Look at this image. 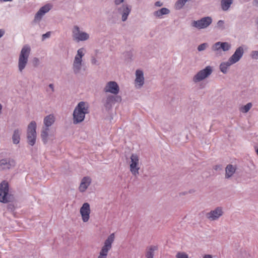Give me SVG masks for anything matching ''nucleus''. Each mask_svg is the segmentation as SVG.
<instances>
[{
    "instance_id": "f257e3e1",
    "label": "nucleus",
    "mask_w": 258,
    "mask_h": 258,
    "mask_svg": "<svg viewBox=\"0 0 258 258\" xmlns=\"http://www.w3.org/2000/svg\"><path fill=\"white\" fill-rule=\"evenodd\" d=\"M55 121V116L53 114L45 116L43 120V125L41 131V138L43 143L46 144L53 136L51 134V126Z\"/></svg>"
},
{
    "instance_id": "f03ea898",
    "label": "nucleus",
    "mask_w": 258,
    "mask_h": 258,
    "mask_svg": "<svg viewBox=\"0 0 258 258\" xmlns=\"http://www.w3.org/2000/svg\"><path fill=\"white\" fill-rule=\"evenodd\" d=\"M89 112V104L87 102L81 101L75 107L73 114V123L77 124L82 122L85 115Z\"/></svg>"
},
{
    "instance_id": "7ed1b4c3",
    "label": "nucleus",
    "mask_w": 258,
    "mask_h": 258,
    "mask_svg": "<svg viewBox=\"0 0 258 258\" xmlns=\"http://www.w3.org/2000/svg\"><path fill=\"white\" fill-rule=\"evenodd\" d=\"M86 52V50L84 47L80 48L77 50L73 59L72 67L75 74H79L81 72L85 64L83 57Z\"/></svg>"
},
{
    "instance_id": "20e7f679",
    "label": "nucleus",
    "mask_w": 258,
    "mask_h": 258,
    "mask_svg": "<svg viewBox=\"0 0 258 258\" xmlns=\"http://www.w3.org/2000/svg\"><path fill=\"white\" fill-rule=\"evenodd\" d=\"M30 51L31 48L28 45H24L20 51L18 62V70L20 73L23 72L27 65Z\"/></svg>"
},
{
    "instance_id": "39448f33",
    "label": "nucleus",
    "mask_w": 258,
    "mask_h": 258,
    "mask_svg": "<svg viewBox=\"0 0 258 258\" xmlns=\"http://www.w3.org/2000/svg\"><path fill=\"white\" fill-rule=\"evenodd\" d=\"M115 239L114 233L109 235L103 242L97 258H107L109 251L112 249V244Z\"/></svg>"
},
{
    "instance_id": "423d86ee",
    "label": "nucleus",
    "mask_w": 258,
    "mask_h": 258,
    "mask_svg": "<svg viewBox=\"0 0 258 258\" xmlns=\"http://www.w3.org/2000/svg\"><path fill=\"white\" fill-rule=\"evenodd\" d=\"M214 71L213 67L207 66L198 71L192 77V81L197 84L209 78Z\"/></svg>"
},
{
    "instance_id": "0eeeda50",
    "label": "nucleus",
    "mask_w": 258,
    "mask_h": 258,
    "mask_svg": "<svg viewBox=\"0 0 258 258\" xmlns=\"http://www.w3.org/2000/svg\"><path fill=\"white\" fill-rule=\"evenodd\" d=\"M13 200L12 196L9 193V185L8 181H3L0 183V202L7 203Z\"/></svg>"
},
{
    "instance_id": "6e6552de",
    "label": "nucleus",
    "mask_w": 258,
    "mask_h": 258,
    "mask_svg": "<svg viewBox=\"0 0 258 258\" xmlns=\"http://www.w3.org/2000/svg\"><path fill=\"white\" fill-rule=\"evenodd\" d=\"M37 124L35 121H31L28 124L27 130V143L31 146H33L36 143L37 133Z\"/></svg>"
},
{
    "instance_id": "1a4fd4ad",
    "label": "nucleus",
    "mask_w": 258,
    "mask_h": 258,
    "mask_svg": "<svg viewBox=\"0 0 258 258\" xmlns=\"http://www.w3.org/2000/svg\"><path fill=\"white\" fill-rule=\"evenodd\" d=\"M72 38L77 42L85 41L89 39L90 35L86 32L82 31L78 26L75 25L72 29Z\"/></svg>"
},
{
    "instance_id": "9d476101",
    "label": "nucleus",
    "mask_w": 258,
    "mask_h": 258,
    "mask_svg": "<svg viewBox=\"0 0 258 258\" xmlns=\"http://www.w3.org/2000/svg\"><path fill=\"white\" fill-rule=\"evenodd\" d=\"M103 90L105 93L117 95L120 92V87L116 81H110L106 83Z\"/></svg>"
},
{
    "instance_id": "9b49d317",
    "label": "nucleus",
    "mask_w": 258,
    "mask_h": 258,
    "mask_svg": "<svg viewBox=\"0 0 258 258\" xmlns=\"http://www.w3.org/2000/svg\"><path fill=\"white\" fill-rule=\"evenodd\" d=\"M130 170L132 174L137 176L139 174L140 166L139 165V157L137 154H133L130 157Z\"/></svg>"
},
{
    "instance_id": "f8f14e48",
    "label": "nucleus",
    "mask_w": 258,
    "mask_h": 258,
    "mask_svg": "<svg viewBox=\"0 0 258 258\" xmlns=\"http://www.w3.org/2000/svg\"><path fill=\"white\" fill-rule=\"evenodd\" d=\"M231 48V44L228 42L218 41L215 43L211 47L212 50L216 54L221 53V50L226 52L230 50Z\"/></svg>"
},
{
    "instance_id": "ddd939ff",
    "label": "nucleus",
    "mask_w": 258,
    "mask_h": 258,
    "mask_svg": "<svg viewBox=\"0 0 258 258\" xmlns=\"http://www.w3.org/2000/svg\"><path fill=\"white\" fill-rule=\"evenodd\" d=\"M212 18L211 17L207 16L200 20L194 21L191 25L192 26L198 29H203L208 27L212 24Z\"/></svg>"
},
{
    "instance_id": "4468645a",
    "label": "nucleus",
    "mask_w": 258,
    "mask_h": 258,
    "mask_svg": "<svg viewBox=\"0 0 258 258\" xmlns=\"http://www.w3.org/2000/svg\"><path fill=\"white\" fill-rule=\"evenodd\" d=\"M121 100V97L120 96L109 94L103 99L102 102L106 108L110 109L116 102H120Z\"/></svg>"
},
{
    "instance_id": "2eb2a0df",
    "label": "nucleus",
    "mask_w": 258,
    "mask_h": 258,
    "mask_svg": "<svg viewBox=\"0 0 258 258\" xmlns=\"http://www.w3.org/2000/svg\"><path fill=\"white\" fill-rule=\"evenodd\" d=\"M224 212L223 208L217 207L215 209L206 213V218L211 221L218 220L223 215Z\"/></svg>"
},
{
    "instance_id": "dca6fc26",
    "label": "nucleus",
    "mask_w": 258,
    "mask_h": 258,
    "mask_svg": "<svg viewBox=\"0 0 258 258\" xmlns=\"http://www.w3.org/2000/svg\"><path fill=\"white\" fill-rule=\"evenodd\" d=\"M81 219L84 223L88 222L90 218L91 208L88 203H84L80 209Z\"/></svg>"
},
{
    "instance_id": "f3484780",
    "label": "nucleus",
    "mask_w": 258,
    "mask_h": 258,
    "mask_svg": "<svg viewBox=\"0 0 258 258\" xmlns=\"http://www.w3.org/2000/svg\"><path fill=\"white\" fill-rule=\"evenodd\" d=\"M244 48L243 46H240L237 47L234 53L229 58V60L235 64L238 62L240 59L242 57L244 54Z\"/></svg>"
},
{
    "instance_id": "a211bd4d",
    "label": "nucleus",
    "mask_w": 258,
    "mask_h": 258,
    "mask_svg": "<svg viewBox=\"0 0 258 258\" xmlns=\"http://www.w3.org/2000/svg\"><path fill=\"white\" fill-rule=\"evenodd\" d=\"M135 76V87L137 89H141L145 83V78L143 72L140 70H137Z\"/></svg>"
},
{
    "instance_id": "6ab92c4d",
    "label": "nucleus",
    "mask_w": 258,
    "mask_h": 258,
    "mask_svg": "<svg viewBox=\"0 0 258 258\" xmlns=\"http://www.w3.org/2000/svg\"><path fill=\"white\" fill-rule=\"evenodd\" d=\"M118 12L121 15V20L123 22L127 19V17L131 12V7L127 4H123L118 8Z\"/></svg>"
},
{
    "instance_id": "aec40b11",
    "label": "nucleus",
    "mask_w": 258,
    "mask_h": 258,
    "mask_svg": "<svg viewBox=\"0 0 258 258\" xmlns=\"http://www.w3.org/2000/svg\"><path fill=\"white\" fill-rule=\"evenodd\" d=\"M15 165V162L14 160L10 158L3 159L0 160V171L10 169Z\"/></svg>"
},
{
    "instance_id": "412c9836",
    "label": "nucleus",
    "mask_w": 258,
    "mask_h": 258,
    "mask_svg": "<svg viewBox=\"0 0 258 258\" xmlns=\"http://www.w3.org/2000/svg\"><path fill=\"white\" fill-rule=\"evenodd\" d=\"M51 7V6L49 4L41 7L36 14L34 21L36 22L40 21L43 16L50 10Z\"/></svg>"
},
{
    "instance_id": "4be33fe9",
    "label": "nucleus",
    "mask_w": 258,
    "mask_h": 258,
    "mask_svg": "<svg viewBox=\"0 0 258 258\" xmlns=\"http://www.w3.org/2000/svg\"><path fill=\"white\" fill-rule=\"evenodd\" d=\"M92 182V179L89 176L84 177L81 181L80 185L79 186V190L81 192H85L88 187L90 185Z\"/></svg>"
},
{
    "instance_id": "5701e85b",
    "label": "nucleus",
    "mask_w": 258,
    "mask_h": 258,
    "mask_svg": "<svg viewBox=\"0 0 258 258\" xmlns=\"http://www.w3.org/2000/svg\"><path fill=\"white\" fill-rule=\"evenodd\" d=\"M170 11L166 8H162L153 12V16L157 19H163L164 15H168Z\"/></svg>"
},
{
    "instance_id": "b1692460",
    "label": "nucleus",
    "mask_w": 258,
    "mask_h": 258,
    "mask_svg": "<svg viewBox=\"0 0 258 258\" xmlns=\"http://www.w3.org/2000/svg\"><path fill=\"white\" fill-rule=\"evenodd\" d=\"M158 249L157 245H151L146 248L145 256L146 258H154L155 252Z\"/></svg>"
},
{
    "instance_id": "393cba45",
    "label": "nucleus",
    "mask_w": 258,
    "mask_h": 258,
    "mask_svg": "<svg viewBox=\"0 0 258 258\" xmlns=\"http://www.w3.org/2000/svg\"><path fill=\"white\" fill-rule=\"evenodd\" d=\"M21 130L19 128L15 129L12 135V142L14 144H18L20 141Z\"/></svg>"
},
{
    "instance_id": "a878e982",
    "label": "nucleus",
    "mask_w": 258,
    "mask_h": 258,
    "mask_svg": "<svg viewBox=\"0 0 258 258\" xmlns=\"http://www.w3.org/2000/svg\"><path fill=\"white\" fill-rule=\"evenodd\" d=\"M232 64H233V63L228 59V61L222 62L220 64L219 69L223 74H226L227 73L229 67Z\"/></svg>"
},
{
    "instance_id": "bb28decb",
    "label": "nucleus",
    "mask_w": 258,
    "mask_h": 258,
    "mask_svg": "<svg viewBox=\"0 0 258 258\" xmlns=\"http://www.w3.org/2000/svg\"><path fill=\"white\" fill-rule=\"evenodd\" d=\"M236 168L231 164L228 165L225 169V178H229L231 177L235 173Z\"/></svg>"
},
{
    "instance_id": "cd10ccee",
    "label": "nucleus",
    "mask_w": 258,
    "mask_h": 258,
    "mask_svg": "<svg viewBox=\"0 0 258 258\" xmlns=\"http://www.w3.org/2000/svg\"><path fill=\"white\" fill-rule=\"evenodd\" d=\"M233 3V0H221V6L223 11H227Z\"/></svg>"
},
{
    "instance_id": "c85d7f7f",
    "label": "nucleus",
    "mask_w": 258,
    "mask_h": 258,
    "mask_svg": "<svg viewBox=\"0 0 258 258\" xmlns=\"http://www.w3.org/2000/svg\"><path fill=\"white\" fill-rule=\"evenodd\" d=\"M191 1V0H177L175 4V9L178 10H180L183 7L187 2Z\"/></svg>"
},
{
    "instance_id": "c756f323",
    "label": "nucleus",
    "mask_w": 258,
    "mask_h": 258,
    "mask_svg": "<svg viewBox=\"0 0 258 258\" xmlns=\"http://www.w3.org/2000/svg\"><path fill=\"white\" fill-rule=\"evenodd\" d=\"M251 107H252L251 103H248L245 105L241 107L240 108V110L241 112H242L243 113H246L250 109Z\"/></svg>"
},
{
    "instance_id": "7c9ffc66",
    "label": "nucleus",
    "mask_w": 258,
    "mask_h": 258,
    "mask_svg": "<svg viewBox=\"0 0 258 258\" xmlns=\"http://www.w3.org/2000/svg\"><path fill=\"white\" fill-rule=\"evenodd\" d=\"M176 258H188V254L185 252L178 251L175 255Z\"/></svg>"
},
{
    "instance_id": "2f4dec72",
    "label": "nucleus",
    "mask_w": 258,
    "mask_h": 258,
    "mask_svg": "<svg viewBox=\"0 0 258 258\" xmlns=\"http://www.w3.org/2000/svg\"><path fill=\"white\" fill-rule=\"evenodd\" d=\"M208 47L209 44L208 43H203L198 46L197 49L200 52L206 50Z\"/></svg>"
},
{
    "instance_id": "473e14b6",
    "label": "nucleus",
    "mask_w": 258,
    "mask_h": 258,
    "mask_svg": "<svg viewBox=\"0 0 258 258\" xmlns=\"http://www.w3.org/2000/svg\"><path fill=\"white\" fill-rule=\"evenodd\" d=\"M217 27L221 30L225 29V22L223 20H219L217 23Z\"/></svg>"
},
{
    "instance_id": "72a5a7b5",
    "label": "nucleus",
    "mask_w": 258,
    "mask_h": 258,
    "mask_svg": "<svg viewBox=\"0 0 258 258\" xmlns=\"http://www.w3.org/2000/svg\"><path fill=\"white\" fill-rule=\"evenodd\" d=\"M249 255V253L246 250L244 249L240 250L239 256L241 258H248Z\"/></svg>"
},
{
    "instance_id": "f704fd0d",
    "label": "nucleus",
    "mask_w": 258,
    "mask_h": 258,
    "mask_svg": "<svg viewBox=\"0 0 258 258\" xmlns=\"http://www.w3.org/2000/svg\"><path fill=\"white\" fill-rule=\"evenodd\" d=\"M251 57L254 59H258V51H252L250 54Z\"/></svg>"
},
{
    "instance_id": "c9c22d12",
    "label": "nucleus",
    "mask_w": 258,
    "mask_h": 258,
    "mask_svg": "<svg viewBox=\"0 0 258 258\" xmlns=\"http://www.w3.org/2000/svg\"><path fill=\"white\" fill-rule=\"evenodd\" d=\"M50 34H51L50 32H47L45 34H43L42 36V40L44 41L46 39L49 38L50 36Z\"/></svg>"
},
{
    "instance_id": "e433bc0d",
    "label": "nucleus",
    "mask_w": 258,
    "mask_h": 258,
    "mask_svg": "<svg viewBox=\"0 0 258 258\" xmlns=\"http://www.w3.org/2000/svg\"><path fill=\"white\" fill-rule=\"evenodd\" d=\"M91 62L92 64L99 65L98 60L94 56L91 57Z\"/></svg>"
},
{
    "instance_id": "4c0bfd02",
    "label": "nucleus",
    "mask_w": 258,
    "mask_h": 258,
    "mask_svg": "<svg viewBox=\"0 0 258 258\" xmlns=\"http://www.w3.org/2000/svg\"><path fill=\"white\" fill-rule=\"evenodd\" d=\"M123 2V0H115L114 3L116 5H119Z\"/></svg>"
},
{
    "instance_id": "58836bf2",
    "label": "nucleus",
    "mask_w": 258,
    "mask_h": 258,
    "mask_svg": "<svg viewBox=\"0 0 258 258\" xmlns=\"http://www.w3.org/2000/svg\"><path fill=\"white\" fill-rule=\"evenodd\" d=\"M155 5L157 7H161L163 5V3L162 2L158 1V2H156L155 3Z\"/></svg>"
},
{
    "instance_id": "ea45409f",
    "label": "nucleus",
    "mask_w": 258,
    "mask_h": 258,
    "mask_svg": "<svg viewBox=\"0 0 258 258\" xmlns=\"http://www.w3.org/2000/svg\"><path fill=\"white\" fill-rule=\"evenodd\" d=\"M203 258H213V256L210 254H206L203 256Z\"/></svg>"
},
{
    "instance_id": "a19ab883",
    "label": "nucleus",
    "mask_w": 258,
    "mask_h": 258,
    "mask_svg": "<svg viewBox=\"0 0 258 258\" xmlns=\"http://www.w3.org/2000/svg\"><path fill=\"white\" fill-rule=\"evenodd\" d=\"M33 62L36 65H37L39 63V60L38 58H34L33 59Z\"/></svg>"
},
{
    "instance_id": "79ce46f5",
    "label": "nucleus",
    "mask_w": 258,
    "mask_h": 258,
    "mask_svg": "<svg viewBox=\"0 0 258 258\" xmlns=\"http://www.w3.org/2000/svg\"><path fill=\"white\" fill-rule=\"evenodd\" d=\"M5 31L3 29H0V38L4 35Z\"/></svg>"
},
{
    "instance_id": "37998d69",
    "label": "nucleus",
    "mask_w": 258,
    "mask_h": 258,
    "mask_svg": "<svg viewBox=\"0 0 258 258\" xmlns=\"http://www.w3.org/2000/svg\"><path fill=\"white\" fill-rule=\"evenodd\" d=\"M49 87L51 89L52 92L54 91V87L52 84H50L49 85Z\"/></svg>"
},
{
    "instance_id": "c03bdc74",
    "label": "nucleus",
    "mask_w": 258,
    "mask_h": 258,
    "mask_svg": "<svg viewBox=\"0 0 258 258\" xmlns=\"http://www.w3.org/2000/svg\"><path fill=\"white\" fill-rule=\"evenodd\" d=\"M2 109H3V105L1 103H0V115L2 113Z\"/></svg>"
},
{
    "instance_id": "a18cd8bd",
    "label": "nucleus",
    "mask_w": 258,
    "mask_h": 258,
    "mask_svg": "<svg viewBox=\"0 0 258 258\" xmlns=\"http://www.w3.org/2000/svg\"><path fill=\"white\" fill-rule=\"evenodd\" d=\"M13 208V206L12 205H9L8 206V209H11V210H12Z\"/></svg>"
},
{
    "instance_id": "49530a36",
    "label": "nucleus",
    "mask_w": 258,
    "mask_h": 258,
    "mask_svg": "<svg viewBox=\"0 0 258 258\" xmlns=\"http://www.w3.org/2000/svg\"><path fill=\"white\" fill-rule=\"evenodd\" d=\"M13 0H1L3 2H12Z\"/></svg>"
},
{
    "instance_id": "de8ad7c7",
    "label": "nucleus",
    "mask_w": 258,
    "mask_h": 258,
    "mask_svg": "<svg viewBox=\"0 0 258 258\" xmlns=\"http://www.w3.org/2000/svg\"><path fill=\"white\" fill-rule=\"evenodd\" d=\"M254 2L256 6L258 7V0H254Z\"/></svg>"
},
{
    "instance_id": "09e8293b",
    "label": "nucleus",
    "mask_w": 258,
    "mask_h": 258,
    "mask_svg": "<svg viewBox=\"0 0 258 258\" xmlns=\"http://www.w3.org/2000/svg\"><path fill=\"white\" fill-rule=\"evenodd\" d=\"M256 153L258 155V148L255 150Z\"/></svg>"
},
{
    "instance_id": "8fccbe9b",
    "label": "nucleus",
    "mask_w": 258,
    "mask_h": 258,
    "mask_svg": "<svg viewBox=\"0 0 258 258\" xmlns=\"http://www.w3.org/2000/svg\"><path fill=\"white\" fill-rule=\"evenodd\" d=\"M256 24L258 25V18H257V19H256Z\"/></svg>"
}]
</instances>
